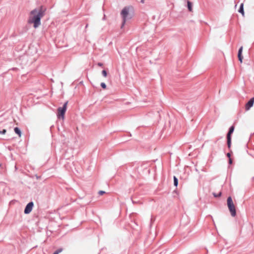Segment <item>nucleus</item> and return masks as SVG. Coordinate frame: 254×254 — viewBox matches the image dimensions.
<instances>
[{
	"label": "nucleus",
	"instance_id": "obj_1",
	"mask_svg": "<svg viewBox=\"0 0 254 254\" xmlns=\"http://www.w3.org/2000/svg\"><path fill=\"white\" fill-rule=\"evenodd\" d=\"M46 8L41 6L32 10L28 20L29 24H33L35 28H38L41 25V19L45 15Z\"/></svg>",
	"mask_w": 254,
	"mask_h": 254
},
{
	"label": "nucleus",
	"instance_id": "obj_2",
	"mask_svg": "<svg viewBox=\"0 0 254 254\" xmlns=\"http://www.w3.org/2000/svg\"><path fill=\"white\" fill-rule=\"evenodd\" d=\"M121 15L123 18V23L121 25L122 28L126 21L129 19L131 18V15L129 13V8L127 7H125L121 11Z\"/></svg>",
	"mask_w": 254,
	"mask_h": 254
},
{
	"label": "nucleus",
	"instance_id": "obj_3",
	"mask_svg": "<svg viewBox=\"0 0 254 254\" xmlns=\"http://www.w3.org/2000/svg\"><path fill=\"white\" fill-rule=\"evenodd\" d=\"M227 205L231 215L232 216H235L236 214V211L235 205L231 196L228 197L227 198Z\"/></svg>",
	"mask_w": 254,
	"mask_h": 254
},
{
	"label": "nucleus",
	"instance_id": "obj_4",
	"mask_svg": "<svg viewBox=\"0 0 254 254\" xmlns=\"http://www.w3.org/2000/svg\"><path fill=\"white\" fill-rule=\"evenodd\" d=\"M67 105V102H66L64 104L63 106L62 107H59L58 109V117L59 118H60L61 117L62 118V119L64 118V114L66 110V106Z\"/></svg>",
	"mask_w": 254,
	"mask_h": 254
},
{
	"label": "nucleus",
	"instance_id": "obj_5",
	"mask_svg": "<svg viewBox=\"0 0 254 254\" xmlns=\"http://www.w3.org/2000/svg\"><path fill=\"white\" fill-rule=\"evenodd\" d=\"M234 130V127L231 126L229 129L228 132L227 134V145L228 148H230L231 144V134Z\"/></svg>",
	"mask_w": 254,
	"mask_h": 254
},
{
	"label": "nucleus",
	"instance_id": "obj_6",
	"mask_svg": "<svg viewBox=\"0 0 254 254\" xmlns=\"http://www.w3.org/2000/svg\"><path fill=\"white\" fill-rule=\"evenodd\" d=\"M34 206V203L32 201L29 202L26 206L24 209V213L25 214H29L30 213L32 210L33 207Z\"/></svg>",
	"mask_w": 254,
	"mask_h": 254
},
{
	"label": "nucleus",
	"instance_id": "obj_7",
	"mask_svg": "<svg viewBox=\"0 0 254 254\" xmlns=\"http://www.w3.org/2000/svg\"><path fill=\"white\" fill-rule=\"evenodd\" d=\"M254 103V97L252 98L246 105V110L248 111L253 106Z\"/></svg>",
	"mask_w": 254,
	"mask_h": 254
},
{
	"label": "nucleus",
	"instance_id": "obj_8",
	"mask_svg": "<svg viewBox=\"0 0 254 254\" xmlns=\"http://www.w3.org/2000/svg\"><path fill=\"white\" fill-rule=\"evenodd\" d=\"M242 51H243V47L242 46L240 48L239 51H238V54L239 60L240 61L241 63L242 62V60H243V57L242 56Z\"/></svg>",
	"mask_w": 254,
	"mask_h": 254
},
{
	"label": "nucleus",
	"instance_id": "obj_9",
	"mask_svg": "<svg viewBox=\"0 0 254 254\" xmlns=\"http://www.w3.org/2000/svg\"><path fill=\"white\" fill-rule=\"evenodd\" d=\"M14 132L18 135L19 137L21 135V132L20 129L18 127H15L14 128Z\"/></svg>",
	"mask_w": 254,
	"mask_h": 254
},
{
	"label": "nucleus",
	"instance_id": "obj_10",
	"mask_svg": "<svg viewBox=\"0 0 254 254\" xmlns=\"http://www.w3.org/2000/svg\"><path fill=\"white\" fill-rule=\"evenodd\" d=\"M192 3L190 1L188 0L187 1L188 8L190 11H192Z\"/></svg>",
	"mask_w": 254,
	"mask_h": 254
},
{
	"label": "nucleus",
	"instance_id": "obj_11",
	"mask_svg": "<svg viewBox=\"0 0 254 254\" xmlns=\"http://www.w3.org/2000/svg\"><path fill=\"white\" fill-rule=\"evenodd\" d=\"M238 11L242 13L243 15L244 14V4L242 3L241 4L239 9Z\"/></svg>",
	"mask_w": 254,
	"mask_h": 254
},
{
	"label": "nucleus",
	"instance_id": "obj_12",
	"mask_svg": "<svg viewBox=\"0 0 254 254\" xmlns=\"http://www.w3.org/2000/svg\"><path fill=\"white\" fill-rule=\"evenodd\" d=\"M174 185L175 186L177 187L178 185V180L176 176H174Z\"/></svg>",
	"mask_w": 254,
	"mask_h": 254
},
{
	"label": "nucleus",
	"instance_id": "obj_13",
	"mask_svg": "<svg viewBox=\"0 0 254 254\" xmlns=\"http://www.w3.org/2000/svg\"><path fill=\"white\" fill-rule=\"evenodd\" d=\"M213 196L215 197H220L221 195V192H220L219 193H217V194L216 193L213 192Z\"/></svg>",
	"mask_w": 254,
	"mask_h": 254
},
{
	"label": "nucleus",
	"instance_id": "obj_14",
	"mask_svg": "<svg viewBox=\"0 0 254 254\" xmlns=\"http://www.w3.org/2000/svg\"><path fill=\"white\" fill-rule=\"evenodd\" d=\"M102 75H103L104 77H106V76H107V72H106V71L105 70H102Z\"/></svg>",
	"mask_w": 254,
	"mask_h": 254
},
{
	"label": "nucleus",
	"instance_id": "obj_15",
	"mask_svg": "<svg viewBox=\"0 0 254 254\" xmlns=\"http://www.w3.org/2000/svg\"><path fill=\"white\" fill-rule=\"evenodd\" d=\"M101 86L104 89L106 88V85L104 82H102L101 83Z\"/></svg>",
	"mask_w": 254,
	"mask_h": 254
},
{
	"label": "nucleus",
	"instance_id": "obj_16",
	"mask_svg": "<svg viewBox=\"0 0 254 254\" xmlns=\"http://www.w3.org/2000/svg\"><path fill=\"white\" fill-rule=\"evenodd\" d=\"M62 251V249H59L57 251H56V252H55L53 254H59V253H60Z\"/></svg>",
	"mask_w": 254,
	"mask_h": 254
},
{
	"label": "nucleus",
	"instance_id": "obj_17",
	"mask_svg": "<svg viewBox=\"0 0 254 254\" xmlns=\"http://www.w3.org/2000/svg\"><path fill=\"white\" fill-rule=\"evenodd\" d=\"M6 130L5 129H2V130H0V134H4L6 133Z\"/></svg>",
	"mask_w": 254,
	"mask_h": 254
},
{
	"label": "nucleus",
	"instance_id": "obj_18",
	"mask_svg": "<svg viewBox=\"0 0 254 254\" xmlns=\"http://www.w3.org/2000/svg\"><path fill=\"white\" fill-rule=\"evenodd\" d=\"M106 192L105 191H103V190H100L99 192H98V194L99 195H103L104 194H105Z\"/></svg>",
	"mask_w": 254,
	"mask_h": 254
},
{
	"label": "nucleus",
	"instance_id": "obj_19",
	"mask_svg": "<svg viewBox=\"0 0 254 254\" xmlns=\"http://www.w3.org/2000/svg\"><path fill=\"white\" fill-rule=\"evenodd\" d=\"M98 65L100 66H102L103 65V64L101 63H98Z\"/></svg>",
	"mask_w": 254,
	"mask_h": 254
},
{
	"label": "nucleus",
	"instance_id": "obj_20",
	"mask_svg": "<svg viewBox=\"0 0 254 254\" xmlns=\"http://www.w3.org/2000/svg\"><path fill=\"white\" fill-rule=\"evenodd\" d=\"M229 163L230 164H232V160L231 158L229 159Z\"/></svg>",
	"mask_w": 254,
	"mask_h": 254
},
{
	"label": "nucleus",
	"instance_id": "obj_21",
	"mask_svg": "<svg viewBox=\"0 0 254 254\" xmlns=\"http://www.w3.org/2000/svg\"><path fill=\"white\" fill-rule=\"evenodd\" d=\"M230 156H231V154H230V153H228L227 154V156L228 157L230 158Z\"/></svg>",
	"mask_w": 254,
	"mask_h": 254
},
{
	"label": "nucleus",
	"instance_id": "obj_22",
	"mask_svg": "<svg viewBox=\"0 0 254 254\" xmlns=\"http://www.w3.org/2000/svg\"><path fill=\"white\" fill-rule=\"evenodd\" d=\"M144 0H141V3H144Z\"/></svg>",
	"mask_w": 254,
	"mask_h": 254
}]
</instances>
